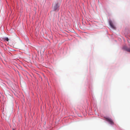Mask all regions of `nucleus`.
Segmentation results:
<instances>
[{
  "instance_id": "1",
  "label": "nucleus",
  "mask_w": 130,
  "mask_h": 130,
  "mask_svg": "<svg viewBox=\"0 0 130 130\" xmlns=\"http://www.w3.org/2000/svg\"><path fill=\"white\" fill-rule=\"evenodd\" d=\"M104 118L106 119V120L109 122L111 124L113 125L114 124V122L111 119L107 117H105Z\"/></svg>"
},
{
  "instance_id": "2",
  "label": "nucleus",
  "mask_w": 130,
  "mask_h": 130,
  "mask_svg": "<svg viewBox=\"0 0 130 130\" xmlns=\"http://www.w3.org/2000/svg\"><path fill=\"white\" fill-rule=\"evenodd\" d=\"M53 9L55 10H56L59 7L58 3H56L53 5Z\"/></svg>"
},
{
  "instance_id": "3",
  "label": "nucleus",
  "mask_w": 130,
  "mask_h": 130,
  "mask_svg": "<svg viewBox=\"0 0 130 130\" xmlns=\"http://www.w3.org/2000/svg\"><path fill=\"white\" fill-rule=\"evenodd\" d=\"M109 24L110 26L111 27L114 29H116V28L114 26V25L113 24L112 21H109Z\"/></svg>"
},
{
  "instance_id": "4",
  "label": "nucleus",
  "mask_w": 130,
  "mask_h": 130,
  "mask_svg": "<svg viewBox=\"0 0 130 130\" xmlns=\"http://www.w3.org/2000/svg\"><path fill=\"white\" fill-rule=\"evenodd\" d=\"M123 48L127 52H130V48H128L126 46H124L123 47Z\"/></svg>"
},
{
  "instance_id": "5",
  "label": "nucleus",
  "mask_w": 130,
  "mask_h": 130,
  "mask_svg": "<svg viewBox=\"0 0 130 130\" xmlns=\"http://www.w3.org/2000/svg\"><path fill=\"white\" fill-rule=\"evenodd\" d=\"M4 41H8L9 40V39L8 37H6L5 38H4L3 39Z\"/></svg>"
}]
</instances>
